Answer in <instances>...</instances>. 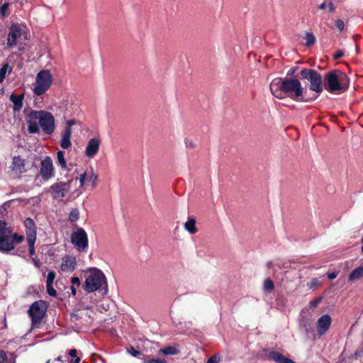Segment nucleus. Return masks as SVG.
I'll return each mask as SVG.
<instances>
[{
    "label": "nucleus",
    "mask_w": 363,
    "mask_h": 363,
    "mask_svg": "<svg viewBox=\"0 0 363 363\" xmlns=\"http://www.w3.org/2000/svg\"><path fill=\"white\" fill-rule=\"evenodd\" d=\"M274 289V284L272 279H267L264 283V289L271 292Z\"/></svg>",
    "instance_id": "nucleus-32"
},
{
    "label": "nucleus",
    "mask_w": 363,
    "mask_h": 363,
    "mask_svg": "<svg viewBox=\"0 0 363 363\" xmlns=\"http://www.w3.org/2000/svg\"><path fill=\"white\" fill-rule=\"evenodd\" d=\"M55 169L50 157L47 156L41 161L40 174L43 180L48 181L54 176Z\"/></svg>",
    "instance_id": "nucleus-11"
},
{
    "label": "nucleus",
    "mask_w": 363,
    "mask_h": 363,
    "mask_svg": "<svg viewBox=\"0 0 363 363\" xmlns=\"http://www.w3.org/2000/svg\"><path fill=\"white\" fill-rule=\"evenodd\" d=\"M24 94L15 95L11 94L10 96V101L13 102V110L14 112L19 111L23 104Z\"/></svg>",
    "instance_id": "nucleus-20"
},
{
    "label": "nucleus",
    "mask_w": 363,
    "mask_h": 363,
    "mask_svg": "<svg viewBox=\"0 0 363 363\" xmlns=\"http://www.w3.org/2000/svg\"><path fill=\"white\" fill-rule=\"evenodd\" d=\"M328 7L330 13H334L335 11V6L332 2L328 4Z\"/></svg>",
    "instance_id": "nucleus-45"
},
{
    "label": "nucleus",
    "mask_w": 363,
    "mask_h": 363,
    "mask_svg": "<svg viewBox=\"0 0 363 363\" xmlns=\"http://www.w3.org/2000/svg\"><path fill=\"white\" fill-rule=\"evenodd\" d=\"M55 277L56 274L53 271L49 272L47 277L46 284H53Z\"/></svg>",
    "instance_id": "nucleus-35"
},
{
    "label": "nucleus",
    "mask_w": 363,
    "mask_h": 363,
    "mask_svg": "<svg viewBox=\"0 0 363 363\" xmlns=\"http://www.w3.org/2000/svg\"><path fill=\"white\" fill-rule=\"evenodd\" d=\"M27 240H36V225L34 220L30 218H27L24 220Z\"/></svg>",
    "instance_id": "nucleus-16"
},
{
    "label": "nucleus",
    "mask_w": 363,
    "mask_h": 363,
    "mask_svg": "<svg viewBox=\"0 0 363 363\" xmlns=\"http://www.w3.org/2000/svg\"><path fill=\"white\" fill-rule=\"evenodd\" d=\"M46 289H47V293L52 296V297H56L57 296V291L56 290L53 288L52 286V284H46Z\"/></svg>",
    "instance_id": "nucleus-34"
},
{
    "label": "nucleus",
    "mask_w": 363,
    "mask_h": 363,
    "mask_svg": "<svg viewBox=\"0 0 363 363\" xmlns=\"http://www.w3.org/2000/svg\"><path fill=\"white\" fill-rule=\"evenodd\" d=\"M82 287L87 293H91L101 289L102 294H106L108 292L107 279L100 269L93 268L90 269V274L86 278Z\"/></svg>",
    "instance_id": "nucleus-4"
},
{
    "label": "nucleus",
    "mask_w": 363,
    "mask_h": 363,
    "mask_svg": "<svg viewBox=\"0 0 363 363\" xmlns=\"http://www.w3.org/2000/svg\"><path fill=\"white\" fill-rule=\"evenodd\" d=\"M87 182L91 184L93 188L96 187L98 182L97 174L91 171V174L88 175Z\"/></svg>",
    "instance_id": "nucleus-30"
},
{
    "label": "nucleus",
    "mask_w": 363,
    "mask_h": 363,
    "mask_svg": "<svg viewBox=\"0 0 363 363\" xmlns=\"http://www.w3.org/2000/svg\"><path fill=\"white\" fill-rule=\"evenodd\" d=\"M305 38L306 40L305 45L307 47H311L315 43V37L312 33L306 32Z\"/></svg>",
    "instance_id": "nucleus-27"
},
{
    "label": "nucleus",
    "mask_w": 363,
    "mask_h": 363,
    "mask_svg": "<svg viewBox=\"0 0 363 363\" xmlns=\"http://www.w3.org/2000/svg\"><path fill=\"white\" fill-rule=\"evenodd\" d=\"M184 228L191 234H195L197 232V228L196 227V220L194 218H190L189 220L184 223Z\"/></svg>",
    "instance_id": "nucleus-22"
},
{
    "label": "nucleus",
    "mask_w": 363,
    "mask_h": 363,
    "mask_svg": "<svg viewBox=\"0 0 363 363\" xmlns=\"http://www.w3.org/2000/svg\"><path fill=\"white\" fill-rule=\"evenodd\" d=\"M3 0H1V1L2 2Z\"/></svg>",
    "instance_id": "nucleus-55"
},
{
    "label": "nucleus",
    "mask_w": 363,
    "mask_h": 363,
    "mask_svg": "<svg viewBox=\"0 0 363 363\" xmlns=\"http://www.w3.org/2000/svg\"><path fill=\"white\" fill-rule=\"evenodd\" d=\"M297 70H298L297 67H293L288 71L287 76H289V77L293 76Z\"/></svg>",
    "instance_id": "nucleus-41"
},
{
    "label": "nucleus",
    "mask_w": 363,
    "mask_h": 363,
    "mask_svg": "<svg viewBox=\"0 0 363 363\" xmlns=\"http://www.w3.org/2000/svg\"><path fill=\"white\" fill-rule=\"evenodd\" d=\"M335 26L340 31H342L345 28V23L341 19L336 20Z\"/></svg>",
    "instance_id": "nucleus-36"
},
{
    "label": "nucleus",
    "mask_w": 363,
    "mask_h": 363,
    "mask_svg": "<svg viewBox=\"0 0 363 363\" xmlns=\"http://www.w3.org/2000/svg\"><path fill=\"white\" fill-rule=\"evenodd\" d=\"M178 352V350L173 346H168L162 350V352L165 355L177 354Z\"/></svg>",
    "instance_id": "nucleus-28"
},
{
    "label": "nucleus",
    "mask_w": 363,
    "mask_h": 363,
    "mask_svg": "<svg viewBox=\"0 0 363 363\" xmlns=\"http://www.w3.org/2000/svg\"><path fill=\"white\" fill-rule=\"evenodd\" d=\"M72 243L79 251H84L88 246V238L85 230L79 228L71 235Z\"/></svg>",
    "instance_id": "nucleus-10"
},
{
    "label": "nucleus",
    "mask_w": 363,
    "mask_h": 363,
    "mask_svg": "<svg viewBox=\"0 0 363 363\" xmlns=\"http://www.w3.org/2000/svg\"><path fill=\"white\" fill-rule=\"evenodd\" d=\"M47 363H50V360H48V361L47 362Z\"/></svg>",
    "instance_id": "nucleus-54"
},
{
    "label": "nucleus",
    "mask_w": 363,
    "mask_h": 363,
    "mask_svg": "<svg viewBox=\"0 0 363 363\" xmlns=\"http://www.w3.org/2000/svg\"><path fill=\"white\" fill-rule=\"evenodd\" d=\"M22 35V29L18 24H12L9 29V33L7 39V45L9 48H13L17 43L18 39Z\"/></svg>",
    "instance_id": "nucleus-12"
},
{
    "label": "nucleus",
    "mask_w": 363,
    "mask_h": 363,
    "mask_svg": "<svg viewBox=\"0 0 363 363\" xmlns=\"http://www.w3.org/2000/svg\"><path fill=\"white\" fill-rule=\"evenodd\" d=\"M86 177H87L86 172H84L83 174H82L80 175V177H79L80 186H83L84 185L85 180L86 179L87 180Z\"/></svg>",
    "instance_id": "nucleus-38"
},
{
    "label": "nucleus",
    "mask_w": 363,
    "mask_h": 363,
    "mask_svg": "<svg viewBox=\"0 0 363 363\" xmlns=\"http://www.w3.org/2000/svg\"><path fill=\"white\" fill-rule=\"evenodd\" d=\"M185 143H186V147H191V148L194 147V144L193 141L191 140H186Z\"/></svg>",
    "instance_id": "nucleus-47"
},
{
    "label": "nucleus",
    "mask_w": 363,
    "mask_h": 363,
    "mask_svg": "<svg viewBox=\"0 0 363 363\" xmlns=\"http://www.w3.org/2000/svg\"><path fill=\"white\" fill-rule=\"evenodd\" d=\"M69 355L73 357V359H71L69 363H79L80 362V357H77V351L76 349H71L69 352Z\"/></svg>",
    "instance_id": "nucleus-29"
},
{
    "label": "nucleus",
    "mask_w": 363,
    "mask_h": 363,
    "mask_svg": "<svg viewBox=\"0 0 363 363\" xmlns=\"http://www.w3.org/2000/svg\"><path fill=\"white\" fill-rule=\"evenodd\" d=\"M71 291H72V293L73 295L76 294L77 290H76V288L74 287V286H71Z\"/></svg>",
    "instance_id": "nucleus-50"
},
{
    "label": "nucleus",
    "mask_w": 363,
    "mask_h": 363,
    "mask_svg": "<svg viewBox=\"0 0 363 363\" xmlns=\"http://www.w3.org/2000/svg\"><path fill=\"white\" fill-rule=\"evenodd\" d=\"M71 283L73 284L72 286L76 285L77 286H79L81 284L80 280H79V277H72Z\"/></svg>",
    "instance_id": "nucleus-40"
},
{
    "label": "nucleus",
    "mask_w": 363,
    "mask_h": 363,
    "mask_svg": "<svg viewBox=\"0 0 363 363\" xmlns=\"http://www.w3.org/2000/svg\"><path fill=\"white\" fill-rule=\"evenodd\" d=\"M71 135L72 129L69 128H65L62 133V139L60 141V146L63 149H68L71 147Z\"/></svg>",
    "instance_id": "nucleus-19"
},
{
    "label": "nucleus",
    "mask_w": 363,
    "mask_h": 363,
    "mask_svg": "<svg viewBox=\"0 0 363 363\" xmlns=\"http://www.w3.org/2000/svg\"><path fill=\"white\" fill-rule=\"evenodd\" d=\"M79 219V211L78 208H72L69 214V220L71 223H75Z\"/></svg>",
    "instance_id": "nucleus-24"
},
{
    "label": "nucleus",
    "mask_w": 363,
    "mask_h": 363,
    "mask_svg": "<svg viewBox=\"0 0 363 363\" xmlns=\"http://www.w3.org/2000/svg\"><path fill=\"white\" fill-rule=\"evenodd\" d=\"M363 278V267L359 266L351 272L349 275V280L354 281Z\"/></svg>",
    "instance_id": "nucleus-21"
},
{
    "label": "nucleus",
    "mask_w": 363,
    "mask_h": 363,
    "mask_svg": "<svg viewBox=\"0 0 363 363\" xmlns=\"http://www.w3.org/2000/svg\"><path fill=\"white\" fill-rule=\"evenodd\" d=\"M332 319L328 314L321 315L317 321V332L319 335H325L331 325Z\"/></svg>",
    "instance_id": "nucleus-13"
},
{
    "label": "nucleus",
    "mask_w": 363,
    "mask_h": 363,
    "mask_svg": "<svg viewBox=\"0 0 363 363\" xmlns=\"http://www.w3.org/2000/svg\"><path fill=\"white\" fill-rule=\"evenodd\" d=\"M320 300H321V297H319L318 298L313 300L312 301L310 302V306H313V307H315L319 303Z\"/></svg>",
    "instance_id": "nucleus-42"
},
{
    "label": "nucleus",
    "mask_w": 363,
    "mask_h": 363,
    "mask_svg": "<svg viewBox=\"0 0 363 363\" xmlns=\"http://www.w3.org/2000/svg\"><path fill=\"white\" fill-rule=\"evenodd\" d=\"M72 179L64 182H58L52 184L48 190L52 197L55 199H59L65 197L70 189Z\"/></svg>",
    "instance_id": "nucleus-8"
},
{
    "label": "nucleus",
    "mask_w": 363,
    "mask_h": 363,
    "mask_svg": "<svg viewBox=\"0 0 363 363\" xmlns=\"http://www.w3.org/2000/svg\"><path fill=\"white\" fill-rule=\"evenodd\" d=\"M11 169L16 174H23L26 172V160L21 156H14L13 157Z\"/></svg>",
    "instance_id": "nucleus-17"
},
{
    "label": "nucleus",
    "mask_w": 363,
    "mask_h": 363,
    "mask_svg": "<svg viewBox=\"0 0 363 363\" xmlns=\"http://www.w3.org/2000/svg\"><path fill=\"white\" fill-rule=\"evenodd\" d=\"M100 143L101 141L98 138L90 139L85 150L86 155L89 158L94 157L99 152Z\"/></svg>",
    "instance_id": "nucleus-15"
},
{
    "label": "nucleus",
    "mask_w": 363,
    "mask_h": 363,
    "mask_svg": "<svg viewBox=\"0 0 363 363\" xmlns=\"http://www.w3.org/2000/svg\"><path fill=\"white\" fill-rule=\"evenodd\" d=\"M61 358H62V357H61V356H59V357L56 359V360H57V361H61V360H62V359H61Z\"/></svg>",
    "instance_id": "nucleus-52"
},
{
    "label": "nucleus",
    "mask_w": 363,
    "mask_h": 363,
    "mask_svg": "<svg viewBox=\"0 0 363 363\" xmlns=\"http://www.w3.org/2000/svg\"><path fill=\"white\" fill-rule=\"evenodd\" d=\"M145 363H166L164 361L160 360L158 359H151L145 362Z\"/></svg>",
    "instance_id": "nucleus-44"
},
{
    "label": "nucleus",
    "mask_w": 363,
    "mask_h": 363,
    "mask_svg": "<svg viewBox=\"0 0 363 363\" xmlns=\"http://www.w3.org/2000/svg\"><path fill=\"white\" fill-rule=\"evenodd\" d=\"M349 77L341 71L333 70L325 75L324 87L330 93H343L349 88Z\"/></svg>",
    "instance_id": "nucleus-3"
},
{
    "label": "nucleus",
    "mask_w": 363,
    "mask_h": 363,
    "mask_svg": "<svg viewBox=\"0 0 363 363\" xmlns=\"http://www.w3.org/2000/svg\"><path fill=\"white\" fill-rule=\"evenodd\" d=\"M220 357L213 355L211 357L206 363H218L220 361Z\"/></svg>",
    "instance_id": "nucleus-37"
},
{
    "label": "nucleus",
    "mask_w": 363,
    "mask_h": 363,
    "mask_svg": "<svg viewBox=\"0 0 363 363\" xmlns=\"http://www.w3.org/2000/svg\"><path fill=\"white\" fill-rule=\"evenodd\" d=\"M52 81L53 78L49 70L40 71L35 77V85L33 89V93L37 96L44 94L50 88Z\"/></svg>",
    "instance_id": "nucleus-6"
},
{
    "label": "nucleus",
    "mask_w": 363,
    "mask_h": 363,
    "mask_svg": "<svg viewBox=\"0 0 363 363\" xmlns=\"http://www.w3.org/2000/svg\"><path fill=\"white\" fill-rule=\"evenodd\" d=\"M11 231L7 228V223L0 220V251L7 252L14 249L16 243H21L24 240V236L14 233L11 236Z\"/></svg>",
    "instance_id": "nucleus-5"
},
{
    "label": "nucleus",
    "mask_w": 363,
    "mask_h": 363,
    "mask_svg": "<svg viewBox=\"0 0 363 363\" xmlns=\"http://www.w3.org/2000/svg\"><path fill=\"white\" fill-rule=\"evenodd\" d=\"M301 77L307 79L310 82V89L320 93L323 90V79L320 73L313 69H303L301 72Z\"/></svg>",
    "instance_id": "nucleus-7"
},
{
    "label": "nucleus",
    "mask_w": 363,
    "mask_h": 363,
    "mask_svg": "<svg viewBox=\"0 0 363 363\" xmlns=\"http://www.w3.org/2000/svg\"><path fill=\"white\" fill-rule=\"evenodd\" d=\"M32 261L35 265V267L36 268H40V266H41V262H40V260L38 259H36V258H34V257H32Z\"/></svg>",
    "instance_id": "nucleus-43"
},
{
    "label": "nucleus",
    "mask_w": 363,
    "mask_h": 363,
    "mask_svg": "<svg viewBox=\"0 0 363 363\" xmlns=\"http://www.w3.org/2000/svg\"><path fill=\"white\" fill-rule=\"evenodd\" d=\"M133 352L132 354L133 356H136L137 354H138L140 353L138 351H136L134 349H133Z\"/></svg>",
    "instance_id": "nucleus-51"
},
{
    "label": "nucleus",
    "mask_w": 363,
    "mask_h": 363,
    "mask_svg": "<svg viewBox=\"0 0 363 363\" xmlns=\"http://www.w3.org/2000/svg\"><path fill=\"white\" fill-rule=\"evenodd\" d=\"M325 8H326V3L325 2H323L322 4H320L318 6V9H325Z\"/></svg>",
    "instance_id": "nucleus-49"
},
{
    "label": "nucleus",
    "mask_w": 363,
    "mask_h": 363,
    "mask_svg": "<svg viewBox=\"0 0 363 363\" xmlns=\"http://www.w3.org/2000/svg\"><path fill=\"white\" fill-rule=\"evenodd\" d=\"M23 113L29 133H39L40 128L47 135H52L54 133L55 121L52 113L44 110H30L28 113L26 110H24Z\"/></svg>",
    "instance_id": "nucleus-2"
},
{
    "label": "nucleus",
    "mask_w": 363,
    "mask_h": 363,
    "mask_svg": "<svg viewBox=\"0 0 363 363\" xmlns=\"http://www.w3.org/2000/svg\"><path fill=\"white\" fill-rule=\"evenodd\" d=\"M57 157L58 164L65 169L67 168V163L65 159V152L62 150L58 151L57 152Z\"/></svg>",
    "instance_id": "nucleus-23"
},
{
    "label": "nucleus",
    "mask_w": 363,
    "mask_h": 363,
    "mask_svg": "<svg viewBox=\"0 0 363 363\" xmlns=\"http://www.w3.org/2000/svg\"><path fill=\"white\" fill-rule=\"evenodd\" d=\"M269 88L272 95L279 99L288 96L296 101H309L318 97L306 98L303 95V88L297 79L277 77L272 81Z\"/></svg>",
    "instance_id": "nucleus-1"
},
{
    "label": "nucleus",
    "mask_w": 363,
    "mask_h": 363,
    "mask_svg": "<svg viewBox=\"0 0 363 363\" xmlns=\"http://www.w3.org/2000/svg\"><path fill=\"white\" fill-rule=\"evenodd\" d=\"M77 266V260L74 256L65 255L62 258L60 269L62 272H72Z\"/></svg>",
    "instance_id": "nucleus-14"
},
{
    "label": "nucleus",
    "mask_w": 363,
    "mask_h": 363,
    "mask_svg": "<svg viewBox=\"0 0 363 363\" xmlns=\"http://www.w3.org/2000/svg\"><path fill=\"white\" fill-rule=\"evenodd\" d=\"M268 359L274 361L277 363H296L294 360L289 359L277 351H271L269 352Z\"/></svg>",
    "instance_id": "nucleus-18"
},
{
    "label": "nucleus",
    "mask_w": 363,
    "mask_h": 363,
    "mask_svg": "<svg viewBox=\"0 0 363 363\" xmlns=\"http://www.w3.org/2000/svg\"><path fill=\"white\" fill-rule=\"evenodd\" d=\"M67 126L66 128H71V127L75 124V121L74 120H70V121H68L67 122Z\"/></svg>",
    "instance_id": "nucleus-48"
},
{
    "label": "nucleus",
    "mask_w": 363,
    "mask_h": 363,
    "mask_svg": "<svg viewBox=\"0 0 363 363\" xmlns=\"http://www.w3.org/2000/svg\"><path fill=\"white\" fill-rule=\"evenodd\" d=\"M10 4L6 2L1 5L0 7V17L2 18H5L9 16V12L8 11Z\"/></svg>",
    "instance_id": "nucleus-26"
},
{
    "label": "nucleus",
    "mask_w": 363,
    "mask_h": 363,
    "mask_svg": "<svg viewBox=\"0 0 363 363\" xmlns=\"http://www.w3.org/2000/svg\"><path fill=\"white\" fill-rule=\"evenodd\" d=\"M11 72V69L10 68L9 65L8 64H4L1 68L0 69V83L3 82L6 73H10Z\"/></svg>",
    "instance_id": "nucleus-25"
},
{
    "label": "nucleus",
    "mask_w": 363,
    "mask_h": 363,
    "mask_svg": "<svg viewBox=\"0 0 363 363\" xmlns=\"http://www.w3.org/2000/svg\"><path fill=\"white\" fill-rule=\"evenodd\" d=\"M6 205H8V203H4L3 204V206H3L4 208H5V206H6Z\"/></svg>",
    "instance_id": "nucleus-53"
},
{
    "label": "nucleus",
    "mask_w": 363,
    "mask_h": 363,
    "mask_svg": "<svg viewBox=\"0 0 363 363\" xmlns=\"http://www.w3.org/2000/svg\"><path fill=\"white\" fill-rule=\"evenodd\" d=\"M344 55V52L342 50H339L337 51L335 54L333 55L334 60H337L342 57Z\"/></svg>",
    "instance_id": "nucleus-39"
},
{
    "label": "nucleus",
    "mask_w": 363,
    "mask_h": 363,
    "mask_svg": "<svg viewBox=\"0 0 363 363\" xmlns=\"http://www.w3.org/2000/svg\"><path fill=\"white\" fill-rule=\"evenodd\" d=\"M42 306V301H35L30 306L28 315L31 318L33 325L40 323L45 315L46 309Z\"/></svg>",
    "instance_id": "nucleus-9"
},
{
    "label": "nucleus",
    "mask_w": 363,
    "mask_h": 363,
    "mask_svg": "<svg viewBox=\"0 0 363 363\" xmlns=\"http://www.w3.org/2000/svg\"><path fill=\"white\" fill-rule=\"evenodd\" d=\"M337 272H331L328 274V278L330 280L334 279L337 277Z\"/></svg>",
    "instance_id": "nucleus-46"
},
{
    "label": "nucleus",
    "mask_w": 363,
    "mask_h": 363,
    "mask_svg": "<svg viewBox=\"0 0 363 363\" xmlns=\"http://www.w3.org/2000/svg\"><path fill=\"white\" fill-rule=\"evenodd\" d=\"M0 363H15L14 360L8 359L7 353L0 350Z\"/></svg>",
    "instance_id": "nucleus-31"
},
{
    "label": "nucleus",
    "mask_w": 363,
    "mask_h": 363,
    "mask_svg": "<svg viewBox=\"0 0 363 363\" xmlns=\"http://www.w3.org/2000/svg\"><path fill=\"white\" fill-rule=\"evenodd\" d=\"M36 240H27L28 245L29 254L32 257L35 254V242Z\"/></svg>",
    "instance_id": "nucleus-33"
}]
</instances>
